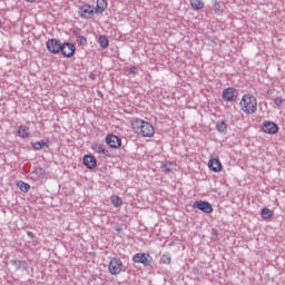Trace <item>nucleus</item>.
I'll list each match as a JSON object with an SVG mask.
<instances>
[{
  "label": "nucleus",
  "mask_w": 285,
  "mask_h": 285,
  "mask_svg": "<svg viewBox=\"0 0 285 285\" xmlns=\"http://www.w3.org/2000/svg\"><path fill=\"white\" fill-rule=\"evenodd\" d=\"M131 128L136 135L144 138L155 137V126L141 118H136L131 122Z\"/></svg>",
  "instance_id": "1"
},
{
  "label": "nucleus",
  "mask_w": 285,
  "mask_h": 285,
  "mask_svg": "<svg viewBox=\"0 0 285 285\" xmlns=\"http://www.w3.org/2000/svg\"><path fill=\"white\" fill-rule=\"evenodd\" d=\"M239 108L245 115H255L257 112V98L250 94L243 95Z\"/></svg>",
  "instance_id": "2"
},
{
  "label": "nucleus",
  "mask_w": 285,
  "mask_h": 285,
  "mask_svg": "<svg viewBox=\"0 0 285 285\" xmlns=\"http://www.w3.org/2000/svg\"><path fill=\"white\" fill-rule=\"evenodd\" d=\"M108 272L114 276L121 275L124 273V262H121V258H111L109 261Z\"/></svg>",
  "instance_id": "3"
},
{
  "label": "nucleus",
  "mask_w": 285,
  "mask_h": 285,
  "mask_svg": "<svg viewBox=\"0 0 285 285\" xmlns=\"http://www.w3.org/2000/svg\"><path fill=\"white\" fill-rule=\"evenodd\" d=\"M78 14L81 19H92L95 14H97V10L95 9V6L82 4L78 9Z\"/></svg>",
  "instance_id": "4"
},
{
  "label": "nucleus",
  "mask_w": 285,
  "mask_h": 285,
  "mask_svg": "<svg viewBox=\"0 0 285 285\" xmlns=\"http://www.w3.org/2000/svg\"><path fill=\"white\" fill-rule=\"evenodd\" d=\"M132 262L135 264H142V266H150L153 264V256L146 253H137L132 256Z\"/></svg>",
  "instance_id": "5"
},
{
  "label": "nucleus",
  "mask_w": 285,
  "mask_h": 285,
  "mask_svg": "<svg viewBox=\"0 0 285 285\" xmlns=\"http://www.w3.org/2000/svg\"><path fill=\"white\" fill-rule=\"evenodd\" d=\"M91 149L102 159H108L110 157V151L102 144L96 142L91 145Z\"/></svg>",
  "instance_id": "6"
},
{
  "label": "nucleus",
  "mask_w": 285,
  "mask_h": 285,
  "mask_svg": "<svg viewBox=\"0 0 285 285\" xmlns=\"http://www.w3.org/2000/svg\"><path fill=\"white\" fill-rule=\"evenodd\" d=\"M262 130L266 135H277V132H279V127L273 121H265L263 122Z\"/></svg>",
  "instance_id": "7"
},
{
  "label": "nucleus",
  "mask_w": 285,
  "mask_h": 285,
  "mask_svg": "<svg viewBox=\"0 0 285 285\" xmlns=\"http://www.w3.org/2000/svg\"><path fill=\"white\" fill-rule=\"evenodd\" d=\"M46 46L51 55H59L61 52V42L57 39H49Z\"/></svg>",
  "instance_id": "8"
},
{
  "label": "nucleus",
  "mask_w": 285,
  "mask_h": 285,
  "mask_svg": "<svg viewBox=\"0 0 285 285\" xmlns=\"http://www.w3.org/2000/svg\"><path fill=\"white\" fill-rule=\"evenodd\" d=\"M105 141L109 148H114L115 150L121 146V138L116 135H107Z\"/></svg>",
  "instance_id": "9"
},
{
  "label": "nucleus",
  "mask_w": 285,
  "mask_h": 285,
  "mask_svg": "<svg viewBox=\"0 0 285 285\" xmlns=\"http://www.w3.org/2000/svg\"><path fill=\"white\" fill-rule=\"evenodd\" d=\"M193 208H198V210H202L203 213H206L207 215L213 213V205H210V203L204 202V200L195 202L193 205Z\"/></svg>",
  "instance_id": "10"
},
{
  "label": "nucleus",
  "mask_w": 285,
  "mask_h": 285,
  "mask_svg": "<svg viewBox=\"0 0 285 285\" xmlns=\"http://www.w3.org/2000/svg\"><path fill=\"white\" fill-rule=\"evenodd\" d=\"M75 50H77V48H75V45L70 42L63 43L60 47V52L63 55V57H67V58L73 57Z\"/></svg>",
  "instance_id": "11"
},
{
  "label": "nucleus",
  "mask_w": 285,
  "mask_h": 285,
  "mask_svg": "<svg viewBox=\"0 0 285 285\" xmlns=\"http://www.w3.org/2000/svg\"><path fill=\"white\" fill-rule=\"evenodd\" d=\"M208 168L209 170H212L213 173H222V161L219 160V158H214L213 156H210V159L208 161Z\"/></svg>",
  "instance_id": "12"
},
{
  "label": "nucleus",
  "mask_w": 285,
  "mask_h": 285,
  "mask_svg": "<svg viewBox=\"0 0 285 285\" xmlns=\"http://www.w3.org/2000/svg\"><path fill=\"white\" fill-rule=\"evenodd\" d=\"M82 164L86 166V168H89V170H95L97 168V158L92 155H85L82 158Z\"/></svg>",
  "instance_id": "13"
},
{
  "label": "nucleus",
  "mask_w": 285,
  "mask_h": 285,
  "mask_svg": "<svg viewBox=\"0 0 285 285\" xmlns=\"http://www.w3.org/2000/svg\"><path fill=\"white\" fill-rule=\"evenodd\" d=\"M237 97V90L233 87H229L223 91V99L225 101H235Z\"/></svg>",
  "instance_id": "14"
},
{
  "label": "nucleus",
  "mask_w": 285,
  "mask_h": 285,
  "mask_svg": "<svg viewBox=\"0 0 285 285\" xmlns=\"http://www.w3.org/2000/svg\"><path fill=\"white\" fill-rule=\"evenodd\" d=\"M18 137H20V139H28V137H30V127L26 126V125H21L18 127Z\"/></svg>",
  "instance_id": "15"
},
{
  "label": "nucleus",
  "mask_w": 285,
  "mask_h": 285,
  "mask_svg": "<svg viewBox=\"0 0 285 285\" xmlns=\"http://www.w3.org/2000/svg\"><path fill=\"white\" fill-rule=\"evenodd\" d=\"M216 130L223 135H225V132H228V125L226 124V120L217 121Z\"/></svg>",
  "instance_id": "16"
},
{
  "label": "nucleus",
  "mask_w": 285,
  "mask_h": 285,
  "mask_svg": "<svg viewBox=\"0 0 285 285\" xmlns=\"http://www.w3.org/2000/svg\"><path fill=\"white\" fill-rule=\"evenodd\" d=\"M108 8V0H97L96 12H106Z\"/></svg>",
  "instance_id": "17"
},
{
  "label": "nucleus",
  "mask_w": 285,
  "mask_h": 285,
  "mask_svg": "<svg viewBox=\"0 0 285 285\" xmlns=\"http://www.w3.org/2000/svg\"><path fill=\"white\" fill-rule=\"evenodd\" d=\"M193 10H204V0H189Z\"/></svg>",
  "instance_id": "18"
},
{
  "label": "nucleus",
  "mask_w": 285,
  "mask_h": 285,
  "mask_svg": "<svg viewBox=\"0 0 285 285\" xmlns=\"http://www.w3.org/2000/svg\"><path fill=\"white\" fill-rule=\"evenodd\" d=\"M110 202L114 208H119V206H124V200L119 196H111Z\"/></svg>",
  "instance_id": "19"
},
{
  "label": "nucleus",
  "mask_w": 285,
  "mask_h": 285,
  "mask_svg": "<svg viewBox=\"0 0 285 285\" xmlns=\"http://www.w3.org/2000/svg\"><path fill=\"white\" fill-rule=\"evenodd\" d=\"M273 215H274L273 210L269 209L268 207H265L261 210V217H263V219H271Z\"/></svg>",
  "instance_id": "20"
},
{
  "label": "nucleus",
  "mask_w": 285,
  "mask_h": 285,
  "mask_svg": "<svg viewBox=\"0 0 285 285\" xmlns=\"http://www.w3.org/2000/svg\"><path fill=\"white\" fill-rule=\"evenodd\" d=\"M98 43H99L100 48H104V49L108 48V46L110 45V42L108 41V38L106 36H100L98 38Z\"/></svg>",
  "instance_id": "21"
},
{
  "label": "nucleus",
  "mask_w": 285,
  "mask_h": 285,
  "mask_svg": "<svg viewBox=\"0 0 285 285\" xmlns=\"http://www.w3.org/2000/svg\"><path fill=\"white\" fill-rule=\"evenodd\" d=\"M17 186L22 193H28V190H30V184L24 183L23 180L18 181Z\"/></svg>",
  "instance_id": "22"
},
{
  "label": "nucleus",
  "mask_w": 285,
  "mask_h": 285,
  "mask_svg": "<svg viewBox=\"0 0 285 285\" xmlns=\"http://www.w3.org/2000/svg\"><path fill=\"white\" fill-rule=\"evenodd\" d=\"M33 150H41L42 148L48 147V145L45 141H38L32 145Z\"/></svg>",
  "instance_id": "23"
},
{
  "label": "nucleus",
  "mask_w": 285,
  "mask_h": 285,
  "mask_svg": "<svg viewBox=\"0 0 285 285\" xmlns=\"http://www.w3.org/2000/svg\"><path fill=\"white\" fill-rule=\"evenodd\" d=\"M170 262H173V259L170 258V255H168V254H164L160 258L161 264L170 265Z\"/></svg>",
  "instance_id": "24"
},
{
  "label": "nucleus",
  "mask_w": 285,
  "mask_h": 285,
  "mask_svg": "<svg viewBox=\"0 0 285 285\" xmlns=\"http://www.w3.org/2000/svg\"><path fill=\"white\" fill-rule=\"evenodd\" d=\"M77 43H78L79 46H88V40L86 39V37L79 36V37L77 38Z\"/></svg>",
  "instance_id": "25"
},
{
  "label": "nucleus",
  "mask_w": 285,
  "mask_h": 285,
  "mask_svg": "<svg viewBox=\"0 0 285 285\" xmlns=\"http://www.w3.org/2000/svg\"><path fill=\"white\" fill-rule=\"evenodd\" d=\"M214 11L216 14H222L224 12V9H222V4L219 2L214 4Z\"/></svg>",
  "instance_id": "26"
},
{
  "label": "nucleus",
  "mask_w": 285,
  "mask_h": 285,
  "mask_svg": "<svg viewBox=\"0 0 285 285\" xmlns=\"http://www.w3.org/2000/svg\"><path fill=\"white\" fill-rule=\"evenodd\" d=\"M274 104L276 106H285V99L282 98V97H277V98L274 99Z\"/></svg>",
  "instance_id": "27"
},
{
  "label": "nucleus",
  "mask_w": 285,
  "mask_h": 285,
  "mask_svg": "<svg viewBox=\"0 0 285 285\" xmlns=\"http://www.w3.org/2000/svg\"><path fill=\"white\" fill-rule=\"evenodd\" d=\"M164 173H170V164L163 165Z\"/></svg>",
  "instance_id": "28"
},
{
  "label": "nucleus",
  "mask_w": 285,
  "mask_h": 285,
  "mask_svg": "<svg viewBox=\"0 0 285 285\" xmlns=\"http://www.w3.org/2000/svg\"><path fill=\"white\" fill-rule=\"evenodd\" d=\"M137 67H130L129 68V72H131V75H137Z\"/></svg>",
  "instance_id": "29"
},
{
  "label": "nucleus",
  "mask_w": 285,
  "mask_h": 285,
  "mask_svg": "<svg viewBox=\"0 0 285 285\" xmlns=\"http://www.w3.org/2000/svg\"><path fill=\"white\" fill-rule=\"evenodd\" d=\"M27 235L28 237H31V238L35 237V234L32 232H28Z\"/></svg>",
  "instance_id": "30"
},
{
  "label": "nucleus",
  "mask_w": 285,
  "mask_h": 285,
  "mask_svg": "<svg viewBox=\"0 0 285 285\" xmlns=\"http://www.w3.org/2000/svg\"><path fill=\"white\" fill-rule=\"evenodd\" d=\"M28 3H35L37 0H26Z\"/></svg>",
  "instance_id": "31"
},
{
  "label": "nucleus",
  "mask_w": 285,
  "mask_h": 285,
  "mask_svg": "<svg viewBox=\"0 0 285 285\" xmlns=\"http://www.w3.org/2000/svg\"><path fill=\"white\" fill-rule=\"evenodd\" d=\"M13 264H17V261H12Z\"/></svg>",
  "instance_id": "32"
}]
</instances>
